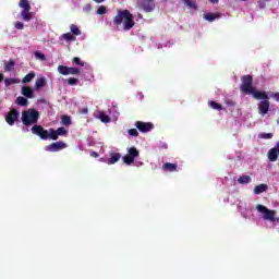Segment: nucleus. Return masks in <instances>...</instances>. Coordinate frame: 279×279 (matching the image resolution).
Here are the masks:
<instances>
[{
  "mask_svg": "<svg viewBox=\"0 0 279 279\" xmlns=\"http://www.w3.org/2000/svg\"><path fill=\"white\" fill-rule=\"evenodd\" d=\"M61 123L63 125H73V122L71 121V117H69V116H62Z\"/></svg>",
  "mask_w": 279,
  "mask_h": 279,
  "instance_id": "nucleus-28",
  "label": "nucleus"
},
{
  "mask_svg": "<svg viewBox=\"0 0 279 279\" xmlns=\"http://www.w3.org/2000/svg\"><path fill=\"white\" fill-rule=\"evenodd\" d=\"M96 3H104L105 0H94Z\"/></svg>",
  "mask_w": 279,
  "mask_h": 279,
  "instance_id": "nucleus-45",
  "label": "nucleus"
},
{
  "mask_svg": "<svg viewBox=\"0 0 279 279\" xmlns=\"http://www.w3.org/2000/svg\"><path fill=\"white\" fill-rule=\"evenodd\" d=\"M204 19H205V21H209V23H213V21H215V19H217V16L214 13H206V14H204Z\"/></svg>",
  "mask_w": 279,
  "mask_h": 279,
  "instance_id": "nucleus-31",
  "label": "nucleus"
},
{
  "mask_svg": "<svg viewBox=\"0 0 279 279\" xmlns=\"http://www.w3.org/2000/svg\"><path fill=\"white\" fill-rule=\"evenodd\" d=\"M60 40H65L66 43H75L77 38L74 36L73 33H64L60 36Z\"/></svg>",
  "mask_w": 279,
  "mask_h": 279,
  "instance_id": "nucleus-13",
  "label": "nucleus"
},
{
  "mask_svg": "<svg viewBox=\"0 0 279 279\" xmlns=\"http://www.w3.org/2000/svg\"><path fill=\"white\" fill-rule=\"evenodd\" d=\"M73 64H77L78 66H84V62L78 57H74L72 59Z\"/></svg>",
  "mask_w": 279,
  "mask_h": 279,
  "instance_id": "nucleus-37",
  "label": "nucleus"
},
{
  "mask_svg": "<svg viewBox=\"0 0 279 279\" xmlns=\"http://www.w3.org/2000/svg\"><path fill=\"white\" fill-rule=\"evenodd\" d=\"M15 104L17 106L27 107L29 101L27 100V98H25L23 96H20V97L16 98Z\"/></svg>",
  "mask_w": 279,
  "mask_h": 279,
  "instance_id": "nucleus-19",
  "label": "nucleus"
},
{
  "mask_svg": "<svg viewBox=\"0 0 279 279\" xmlns=\"http://www.w3.org/2000/svg\"><path fill=\"white\" fill-rule=\"evenodd\" d=\"M93 158H99V154L97 151L92 153Z\"/></svg>",
  "mask_w": 279,
  "mask_h": 279,
  "instance_id": "nucleus-42",
  "label": "nucleus"
},
{
  "mask_svg": "<svg viewBox=\"0 0 279 279\" xmlns=\"http://www.w3.org/2000/svg\"><path fill=\"white\" fill-rule=\"evenodd\" d=\"M22 95H24V97H27V99H33L34 90L29 86H24L22 87Z\"/></svg>",
  "mask_w": 279,
  "mask_h": 279,
  "instance_id": "nucleus-15",
  "label": "nucleus"
},
{
  "mask_svg": "<svg viewBox=\"0 0 279 279\" xmlns=\"http://www.w3.org/2000/svg\"><path fill=\"white\" fill-rule=\"evenodd\" d=\"M141 156V151L136 149V147L132 146L129 148L128 154L123 156V162L125 165H133L134 160Z\"/></svg>",
  "mask_w": 279,
  "mask_h": 279,
  "instance_id": "nucleus-6",
  "label": "nucleus"
},
{
  "mask_svg": "<svg viewBox=\"0 0 279 279\" xmlns=\"http://www.w3.org/2000/svg\"><path fill=\"white\" fill-rule=\"evenodd\" d=\"M82 114H88V108H84L82 111H81Z\"/></svg>",
  "mask_w": 279,
  "mask_h": 279,
  "instance_id": "nucleus-43",
  "label": "nucleus"
},
{
  "mask_svg": "<svg viewBox=\"0 0 279 279\" xmlns=\"http://www.w3.org/2000/svg\"><path fill=\"white\" fill-rule=\"evenodd\" d=\"M57 70L61 75H69V66L66 65H58Z\"/></svg>",
  "mask_w": 279,
  "mask_h": 279,
  "instance_id": "nucleus-25",
  "label": "nucleus"
},
{
  "mask_svg": "<svg viewBox=\"0 0 279 279\" xmlns=\"http://www.w3.org/2000/svg\"><path fill=\"white\" fill-rule=\"evenodd\" d=\"M129 134L131 136L137 137L138 136V131L136 129H130Z\"/></svg>",
  "mask_w": 279,
  "mask_h": 279,
  "instance_id": "nucleus-38",
  "label": "nucleus"
},
{
  "mask_svg": "<svg viewBox=\"0 0 279 279\" xmlns=\"http://www.w3.org/2000/svg\"><path fill=\"white\" fill-rule=\"evenodd\" d=\"M4 71H14V61L10 60L4 64Z\"/></svg>",
  "mask_w": 279,
  "mask_h": 279,
  "instance_id": "nucleus-29",
  "label": "nucleus"
},
{
  "mask_svg": "<svg viewBox=\"0 0 279 279\" xmlns=\"http://www.w3.org/2000/svg\"><path fill=\"white\" fill-rule=\"evenodd\" d=\"M121 160V154L119 153H111L110 159L108 161V165H116V162H119Z\"/></svg>",
  "mask_w": 279,
  "mask_h": 279,
  "instance_id": "nucleus-17",
  "label": "nucleus"
},
{
  "mask_svg": "<svg viewBox=\"0 0 279 279\" xmlns=\"http://www.w3.org/2000/svg\"><path fill=\"white\" fill-rule=\"evenodd\" d=\"M241 82L240 90L244 93V95H253L254 99H269L267 92H260L254 88V77H252V75H243Z\"/></svg>",
  "mask_w": 279,
  "mask_h": 279,
  "instance_id": "nucleus-1",
  "label": "nucleus"
},
{
  "mask_svg": "<svg viewBox=\"0 0 279 279\" xmlns=\"http://www.w3.org/2000/svg\"><path fill=\"white\" fill-rule=\"evenodd\" d=\"M35 77H36V73L31 72L23 77L22 82L23 84H28V82H32V80H34Z\"/></svg>",
  "mask_w": 279,
  "mask_h": 279,
  "instance_id": "nucleus-22",
  "label": "nucleus"
},
{
  "mask_svg": "<svg viewBox=\"0 0 279 279\" xmlns=\"http://www.w3.org/2000/svg\"><path fill=\"white\" fill-rule=\"evenodd\" d=\"M69 134V131L64 129L63 126H60L59 129H52L51 130V141H58L59 136H66Z\"/></svg>",
  "mask_w": 279,
  "mask_h": 279,
  "instance_id": "nucleus-12",
  "label": "nucleus"
},
{
  "mask_svg": "<svg viewBox=\"0 0 279 279\" xmlns=\"http://www.w3.org/2000/svg\"><path fill=\"white\" fill-rule=\"evenodd\" d=\"M162 170L173 173V171L178 170V163L166 162L162 165Z\"/></svg>",
  "mask_w": 279,
  "mask_h": 279,
  "instance_id": "nucleus-14",
  "label": "nucleus"
},
{
  "mask_svg": "<svg viewBox=\"0 0 279 279\" xmlns=\"http://www.w3.org/2000/svg\"><path fill=\"white\" fill-rule=\"evenodd\" d=\"M264 1H269V0H264Z\"/></svg>",
  "mask_w": 279,
  "mask_h": 279,
  "instance_id": "nucleus-49",
  "label": "nucleus"
},
{
  "mask_svg": "<svg viewBox=\"0 0 279 279\" xmlns=\"http://www.w3.org/2000/svg\"><path fill=\"white\" fill-rule=\"evenodd\" d=\"M44 86H47V80H45V77L37 78L35 83L36 90H39V88H44Z\"/></svg>",
  "mask_w": 279,
  "mask_h": 279,
  "instance_id": "nucleus-18",
  "label": "nucleus"
},
{
  "mask_svg": "<svg viewBox=\"0 0 279 279\" xmlns=\"http://www.w3.org/2000/svg\"><path fill=\"white\" fill-rule=\"evenodd\" d=\"M62 149H66V143L60 141V142H54L51 143L50 145L45 147V151H62Z\"/></svg>",
  "mask_w": 279,
  "mask_h": 279,
  "instance_id": "nucleus-9",
  "label": "nucleus"
},
{
  "mask_svg": "<svg viewBox=\"0 0 279 279\" xmlns=\"http://www.w3.org/2000/svg\"><path fill=\"white\" fill-rule=\"evenodd\" d=\"M135 128L138 130V132L147 133V132H151V130H154V123L136 121Z\"/></svg>",
  "mask_w": 279,
  "mask_h": 279,
  "instance_id": "nucleus-10",
  "label": "nucleus"
},
{
  "mask_svg": "<svg viewBox=\"0 0 279 279\" xmlns=\"http://www.w3.org/2000/svg\"><path fill=\"white\" fill-rule=\"evenodd\" d=\"M137 7L144 12H154L156 10V2L154 0H138Z\"/></svg>",
  "mask_w": 279,
  "mask_h": 279,
  "instance_id": "nucleus-7",
  "label": "nucleus"
},
{
  "mask_svg": "<svg viewBox=\"0 0 279 279\" xmlns=\"http://www.w3.org/2000/svg\"><path fill=\"white\" fill-rule=\"evenodd\" d=\"M51 130H45V128H43V125H34L31 129L32 134H35V136H39V138H41V141H51Z\"/></svg>",
  "mask_w": 279,
  "mask_h": 279,
  "instance_id": "nucleus-5",
  "label": "nucleus"
},
{
  "mask_svg": "<svg viewBox=\"0 0 279 279\" xmlns=\"http://www.w3.org/2000/svg\"><path fill=\"white\" fill-rule=\"evenodd\" d=\"M242 1H247V0H242Z\"/></svg>",
  "mask_w": 279,
  "mask_h": 279,
  "instance_id": "nucleus-48",
  "label": "nucleus"
},
{
  "mask_svg": "<svg viewBox=\"0 0 279 279\" xmlns=\"http://www.w3.org/2000/svg\"><path fill=\"white\" fill-rule=\"evenodd\" d=\"M98 118L100 119V121L102 123H110V116L106 114V112H104V111L99 112V117Z\"/></svg>",
  "mask_w": 279,
  "mask_h": 279,
  "instance_id": "nucleus-24",
  "label": "nucleus"
},
{
  "mask_svg": "<svg viewBox=\"0 0 279 279\" xmlns=\"http://www.w3.org/2000/svg\"><path fill=\"white\" fill-rule=\"evenodd\" d=\"M19 5L23 8V10H32V5L29 4V1L27 0H21Z\"/></svg>",
  "mask_w": 279,
  "mask_h": 279,
  "instance_id": "nucleus-27",
  "label": "nucleus"
},
{
  "mask_svg": "<svg viewBox=\"0 0 279 279\" xmlns=\"http://www.w3.org/2000/svg\"><path fill=\"white\" fill-rule=\"evenodd\" d=\"M82 73L78 68H69V75H80Z\"/></svg>",
  "mask_w": 279,
  "mask_h": 279,
  "instance_id": "nucleus-33",
  "label": "nucleus"
},
{
  "mask_svg": "<svg viewBox=\"0 0 279 279\" xmlns=\"http://www.w3.org/2000/svg\"><path fill=\"white\" fill-rule=\"evenodd\" d=\"M267 191V184H259L254 187L255 195H260V193H265Z\"/></svg>",
  "mask_w": 279,
  "mask_h": 279,
  "instance_id": "nucleus-20",
  "label": "nucleus"
},
{
  "mask_svg": "<svg viewBox=\"0 0 279 279\" xmlns=\"http://www.w3.org/2000/svg\"><path fill=\"white\" fill-rule=\"evenodd\" d=\"M210 3L217 4L219 3V0H209Z\"/></svg>",
  "mask_w": 279,
  "mask_h": 279,
  "instance_id": "nucleus-44",
  "label": "nucleus"
},
{
  "mask_svg": "<svg viewBox=\"0 0 279 279\" xmlns=\"http://www.w3.org/2000/svg\"><path fill=\"white\" fill-rule=\"evenodd\" d=\"M3 80V74L0 73V84H1V81Z\"/></svg>",
  "mask_w": 279,
  "mask_h": 279,
  "instance_id": "nucleus-46",
  "label": "nucleus"
},
{
  "mask_svg": "<svg viewBox=\"0 0 279 279\" xmlns=\"http://www.w3.org/2000/svg\"><path fill=\"white\" fill-rule=\"evenodd\" d=\"M34 56L35 58H37V60H41V62H45V60H47V57L40 51H35Z\"/></svg>",
  "mask_w": 279,
  "mask_h": 279,
  "instance_id": "nucleus-30",
  "label": "nucleus"
},
{
  "mask_svg": "<svg viewBox=\"0 0 279 279\" xmlns=\"http://www.w3.org/2000/svg\"><path fill=\"white\" fill-rule=\"evenodd\" d=\"M38 119H40V112L36 109H28L22 111V123L26 128H29V125H36L38 123Z\"/></svg>",
  "mask_w": 279,
  "mask_h": 279,
  "instance_id": "nucleus-3",
  "label": "nucleus"
},
{
  "mask_svg": "<svg viewBox=\"0 0 279 279\" xmlns=\"http://www.w3.org/2000/svg\"><path fill=\"white\" fill-rule=\"evenodd\" d=\"M209 106L213 110H223V107L215 100L209 101Z\"/></svg>",
  "mask_w": 279,
  "mask_h": 279,
  "instance_id": "nucleus-26",
  "label": "nucleus"
},
{
  "mask_svg": "<svg viewBox=\"0 0 279 279\" xmlns=\"http://www.w3.org/2000/svg\"><path fill=\"white\" fill-rule=\"evenodd\" d=\"M271 97L275 99V101H279V92L274 93Z\"/></svg>",
  "mask_w": 279,
  "mask_h": 279,
  "instance_id": "nucleus-40",
  "label": "nucleus"
},
{
  "mask_svg": "<svg viewBox=\"0 0 279 279\" xmlns=\"http://www.w3.org/2000/svg\"><path fill=\"white\" fill-rule=\"evenodd\" d=\"M226 106H229L230 108H232V107H234V101L226 100Z\"/></svg>",
  "mask_w": 279,
  "mask_h": 279,
  "instance_id": "nucleus-41",
  "label": "nucleus"
},
{
  "mask_svg": "<svg viewBox=\"0 0 279 279\" xmlns=\"http://www.w3.org/2000/svg\"><path fill=\"white\" fill-rule=\"evenodd\" d=\"M185 5H187V8H193V10H197V4H195V2L191 1V0H184Z\"/></svg>",
  "mask_w": 279,
  "mask_h": 279,
  "instance_id": "nucleus-34",
  "label": "nucleus"
},
{
  "mask_svg": "<svg viewBox=\"0 0 279 279\" xmlns=\"http://www.w3.org/2000/svg\"><path fill=\"white\" fill-rule=\"evenodd\" d=\"M19 117H21V112H19V110H16L15 108H12L10 112H8L5 116V121L8 125H14V123L19 121Z\"/></svg>",
  "mask_w": 279,
  "mask_h": 279,
  "instance_id": "nucleus-8",
  "label": "nucleus"
},
{
  "mask_svg": "<svg viewBox=\"0 0 279 279\" xmlns=\"http://www.w3.org/2000/svg\"><path fill=\"white\" fill-rule=\"evenodd\" d=\"M258 138H264V140H269V138H274V134L272 133H260L258 135Z\"/></svg>",
  "mask_w": 279,
  "mask_h": 279,
  "instance_id": "nucleus-32",
  "label": "nucleus"
},
{
  "mask_svg": "<svg viewBox=\"0 0 279 279\" xmlns=\"http://www.w3.org/2000/svg\"><path fill=\"white\" fill-rule=\"evenodd\" d=\"M24 27H25V25L23 24V22H15L16 29H23Z\"/></svg>",
  "mask_w": 279,
  "mask_h": 279,
  "instance_id": "nucleus-39",
  "label": "nucleus"
},
{
  "mask_svg": "<svg viewBox=\"0 0 279 279\" xmlns=\"http://www.w3.org/2000/svg\"><path fill=\"white\" fill-rule=\"evenodd\" d=\"M122 23L124 32H130L135 25L134 15L128 10L118 11V14L113 19V25H122Z\"/></svg>",
  "mask_w": 279,
  "mask_h": 279,
  "instance_id": "nucleus-2",
  "label": "nucleus"
},
{
  "mask_svg": "<svg viewBox=\"0 0 279 279\" xmlns=\"http://www.w3.org/2000/svg\"><path fill=\"white\" fill-rule=\"evenodd\" d=\"M69 86H75L77 85V82H80V80L75 78V77H70L66 80Z\"/></svg>",
  "mask_w": 279,
  "mask_h": 279,
  "instance_id": "nucleus-35",
  "label": "nucleus"
},
{
  "mask_svg": "<svg viewBox=\"0 0 279 279\" xmlns=\"http://www.w3.org/2000/svg\"><path fill=\"white\" fill-rule=\"evenodd\" d=\"M269 106H271V102H269V99H263L258 104V112L265 117V114L269 113Z\"/></svg>",
  "mask_w": 279,
  "mask_h": 279,
  "instance_id": "nucleus-11",
  "label": "nucleus"
},
{
  "mask_svg": "<svg viewBox=\"0 0 279 279\" xmlns=\"http://www.w3.org/2000/svg\"><path fill=\"white\" fill-rule=\"evenodd\" d=\"M255 208L257 213H262L263 219H265V221H271V223H275L276 210L269 209L265 205H256Z\"/></svg>",
  "mask_w": 279,
  "mask_h": 279,
  "instance_id": "nucleus-4",
  "label": "nucleus"
},
{
  "mask_svg": "<svg viewBox=\"0 0 279 279\" xmlns=\"http://www.w3.org/2000/svg\"><path fill=\"white\" fill-rule=\"evenodd\" d=\"M239 184H250L252 178L250 175H242L238 179Z\"/></svg>",
  "mask_w": 279,
  "mask_h": 279,
  "instance_id": "nucleus-23",
  "label": "nucleus"
},
{
  "mask_svg": "<svg viewBox=\"0 0 279 279\" xmlns=\"http://www.w3.org/2000/svg\"><path fill=\"white\" fill-rule=\"evenodd\" d=\"M70 32L74 36H82V31H80V27H77V25H75V24L70 25Z\"/></svg>",
  "mask_w": 279,
  "mask_h": 279,
  "instance_id": "nucleus-21",
  "label": "nucleus"
},
{
  "mask_svg": "<svg viewBox=\"0 0 279 279\" xmlns=\"http://www.w3.org/2000/svg\"><path fill=\"white\" fill-rule=\"evenodd\" d=\"M31 10L24 9L21 12V16L23 19V21L29 22L32 21V19H34V15L32 12H29Z\"/></svg>",
  "mask_w": 279,
  "mask_h": 279,
  "instance_id": "nucleus-16",
  "label": "nucleus"
},
{
  "mask_svg": "<svg viewBox=\"0 0 279 279\" xmlns=\"http://www.w3.org/2000/svg\"><path fill=\"white\" fill-rule=\"evenodd\" d=\"M4 82H5L7 86L10 84L8 78H5Z\"/></svg>",
  "mask_w": 279,
  "mask_h": 279,
  "instance_id": "nucleus-47",
  "label": "nucleus"
},
{
  "mask_svg": "<svg viewBox=\"0 0 279 279\" xmlns=\"http://www.w3.org/2000/svg\"><path fill=\"white\" fill-rule=\"evenodd\" d=\"M106 12H107L106 7H105V5H100V7L97 9L96 14L104 15V14H106Z\"/></svg>",
  "mask_w": 279,
  "mask_h": 279,
  "instance_id": "nucleus-36",
  "label": "nucleus"
}]
</instances>
